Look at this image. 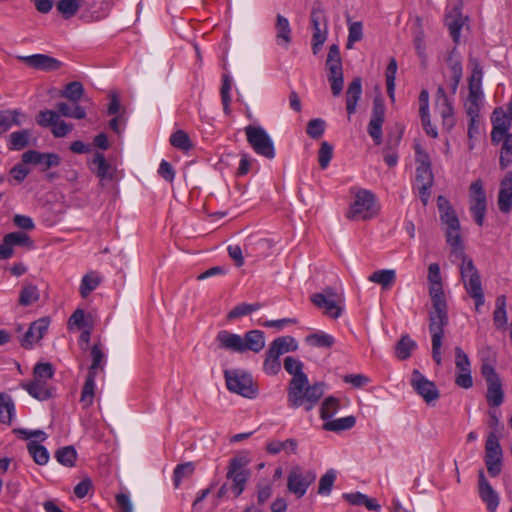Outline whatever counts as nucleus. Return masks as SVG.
<instances>
[{
  "instance_id": "49530a36",
  "label": "nucleus",
  "mask_w": 512,
  "mask_h": 512,
  "mask_svg": "<svg viewBox=\"0 0 512 512\" xmlns=\"http://www.w3.org/2000/svg\"><path fill=\"white\" fill-rule=\"evenodd\" d=\"M61 95L73 103H78L84 95V87L78 81L70 82L65 86Z\"/></svg>"
},
{
  "instance_id": "20e7f679",
  "label": "nucleus",
  "mask_w": 512,
  "mask_h": 512,
  "mask_svg": "<svg viewBox=\"0 0 512 512\" xmlns=\"http://www.w3.org/2000/svg\"><path fill=\"white\" fill-rule=\"evenodd\" d=\"M226 388L243 398L255 399L259 395V386L251 372L236 368L226 370Z\"/></svg>"
},
{
  "instance_id": "aec40b11",
  "label": "nucleus",
  "mask_w": 512,
  "mask_h": 512,
  "mask_svg": "<svg viewBox=\"0 0 512 512\" xmlns=\"http://www.w3.org/2000/svg\"><path fill=\"white\" fill-rule=\"evenodd\" d=\"M22 162L25 164L39 165L42 171L60 164V158L54 153H41L36 150H28L22 154Z\"/></svg>"
},
{
  "instance_id": "6e6552de",
  "label": "nucleus",
  "mask_w": 512,
  "mask_h": 512,
  "mask_svg": "<svg viewBox=\"0 0 512 512\" xmlns=\"http://www.w3.org/2000/svg\"><path fill=\"white\" fill-rule=\"evenodd\" d=\"M249 462V458L242 454L230 459L226 479L231 480L230 489L236 498L244 492L251 476V470L248 467Z\"/></svg>"
},
{
  "instance_id": "a19ab883",
  "label": "nucleus",
  "mask_w": 512,
  "mask_h": 512,
  "mask_svg": "<svg viewBox=\"0 0 512 512\" xmlns=\"http://www.w3.org/2000/svg\"><path fill=\"white\" fill-rule=\"evenodd\" d=\"M493 322L496 328L504 329L508 322L507 312H506V297L504 295H500L496 299V308L493 313Z\"/></svg>"
},
{
  "instance_id": "5701e85b",
  "label": "nucleus",
  "mask_w": 512,
  "mask_h": 512,
  "mask_svg": "<svg viewBox=\"0 0 512 512\" xmlns=\"http://www.w3.org/2000/svg\"><path fill=\"white\" fill-rule=\"evenodd\" d=\"M498 208L502 213L508 214L512 210V172L505 174L500 181L498 199Z\"/></svg>"
},
{
  "instance_id": "338daca9",
  "label": "nucleus",
  "mask_w": 512,
  "mask_h": 512,
  "mask_svg": "<svg viewBox=\"0 0 512 512\" xmlns=\"http://www.w3.org/2000/svg\"><path fill=\"white\" fill-rule=\"evenodd\" d=\"M326 66H327L328 70L333 69V68L343 69L342 68V59H341V55H340V49L337 44H332L329 47L327 60H326Z\"/></svg>"
},
{
  "instance_id": "e2e57ef3",
  "label": "nucleus",
  "mask_w": 512,
  "mask_h": 512,
  "mask_svg": "<svg viewBox=\"0 0 512 512\" xmlns=\"http://www.w3.org/2000/svg\"><path fill=\"white\" fill-rule=\"evenodd\" d=\"M333 157V146L327 141L321 143L318 151V162L321 169H326Z\"/></svg>"
},
{
  "instance_id": "4d7b16f0",
  "label": "nucleus",
  "mask_w": 512,
  "mask_h": 512,
  "mask_svg": "<svg viewBox=\"0 0 512 512\" xmlns=\"http://www.w3.org/2000/svg\"><path fill=\"white\" fill-rule=\"evenodd\" d=\"M290 445V452L295 454L297 452V441L295 439H287L285 441H271L267 444L266 450L270 454H278L284 449L286 446Z\"/></svg>"
},
{
  "instance_id": "6e6d98bb",
  "label": "nucleus",
  "mask_w": 512,
  "mask_h": 512,
  "mask_svg": "<svg viewBox=\"0 0 512 512\" xmlns=\"http://www.w3.org/2000/svg\"><path fill=\"white\" fill-rule=\"evenodd\" d=\"M170 143L172 146L182 151H189L193 147L189 135L183 130L174 132L170 137Z\"/></svg>"
},
{
  "instance_id": "f257e3e1",
  "label": "nucleus",
  "mask_w": 512,
  "mask_h": 512,
  "mask_svg": "<svg viewBox=\"0 0 512 512\" xmlns=\"http://www.w3.org/2000/svg\"><path fill=\"white\" fill-rule=\"evenodd\" d=\"M283 365L286 372L292 375L287 391L289 407L295 409L303 406L306 411L312 410L324 394V383L309 385L308 376L303 371L304 364L295 357L287 356Z\"/></svg>"
},
{
  "instance_id": "9d476101",
  "label": "nucleus",
  "mask_w": 512,
  "mask_h": 512,
  "mask_svg": "<svg viewBox=\"0 0 512 512\" xmlns=\"http://www.w3.org/2000/svg\"><path fill=\"white\" fill-rule=\"evenodd\" d=\"M482 376L487 383L486 399L491 407H499L504 401L502 383L495 368L489 363L481 366Z\"/></svg>"
},
{
  "instance_id": "6ab92c4d",
  "label": "nucleus",
  "mask_w": 512,
  "mask_h": 512,
  "mask_svg": "<svg viewBox=\"0 0 512 512\" xmlns=\"http://www.w3.org/2000/svg\"><path fill=\"white\" fill-rule=\"evenodd\" d=\"M435 106L436 111L442 118L443 128L451 130L455 125L454 109L452 101L448 97L443 86H439L437 88Z\"/></svg>"
},
{
  "instance_id": "13d9d810",
  "label": "nucleus",
  "mask_w": 512,
  "mask_h": 512,
  "mask_svg": "<svg viewBox=\"0 0 512 512\" xmlns=\"http://www.w3.org/2000/svg\"><path fill=\"white\" fill-rule=\"evenodd\" d=\"M336 480V472L333 469L328 470L319 480L318 494L327 496L331 493L334 482Z\"/></svg>"
},
{
  "instance_id": "2eb2a0df",
  "label": "nucleus",
  "mask_w": 512,
  "mask_h": 512,
  "mask_svg": "<svg viewBox=\"0 0 512 512\" xmlns=\"http://www.w3.org/2000/svg\"><path fill=\"white\" fill-rule=\"evenodd\" d=\"M410 384L427 404L435 402L440 397V392L435 383L427 379L418 370L412 372Z\"/></svg>"
},
{
  "instance_id": "bb28decb",
  "label": "nucleus",
  "mask_w": 512,
  "mask_h": 512,
  "mask_svg": "<svg viewBox=\"0 0 512 512\" xmlns=\"http://www.w3.org/2000/svg\"><path fill=\"white\" fill-rule=\"evenodd\" d=\"M21 387L25 389L33 398L40 401L49 399L52 396L51 389L47 382L33 379L31 382H22Z\"/></svg>"
},
{
  "instance_id": "a18cd8bd",
  "label": "nucleus",
  "mask_w": 512,
  "mask_h": 512,
  "mask_svg": "<svg viewBox=\"0 0 512 512\" xmlns=\"http://www.w3.org/2000/svg\"><path fill=\"white\" fill-rule=\"evenodd\" d=\"M281 370L280 356L267 350L263 362V372L269 376L277 375Z\"/></svg>"
},
{
  "instance_id": "39448f33",
  "label": "nucleus",
  "mask_w": 512,
  "mask_h": 512,
  "mask_svg": "<svg viewBox=\"0 0 512 512\" xmlns=\"http://www.w3.org/2000/svg\"><path fill=\"white\" fill-rule=\"evenodd\" d=\"M448 324V307L434 306L429 313V332L432 340V359L437 365L442 364L441 347L444 327Z\"/></svg>"
},
{
  "instance_id": "3c124183",
  "label": "nucleus",
  "mask_w": 512,
  "mask_h": 512,
  "mask_svg": "<svg viewBox=\"0 0 512 512\" xmlns=\"http://www.w3.org/2000/svg\"><path fill=\"white\" fill-rule=\"evenodd\" d=\"M76 450L73 446H65L58 449L55 453L57 461L67 467H72L76 461Z\"/></svg>"
},
{
  "instance_id": "ddd939ff",
  "label": "nucleus",
  "mask_w": 512,
  "mask_h": 512,
  "mask_svg": "<svg viewBox=\"0 0 512 512\" xmlns=\"http://www.w3.org/2000/svg\"><path fill=\"white\" fill-rule=\"evenodd\" d=\"M502 448L498 436L490 432L485 443V464L491 477H496L501 472L502 466Z\"/></svg>"
},
{
  "instance_id": "5fc2aeb1",
  "label": "nucleus",
  "mask_w": 512,
  "mask_h": 512,
  "mask_svg": "<svg viewBox=\"0 0 512 512\" xmlns=\"http://www.w3.org/2000/svg\"><path fill=\"white\" fill-rule=\"evenodd\" d=\"M100 284V277L92 272L86 274L80 284V294L83 298L87 297L93 290H95Z\"/></svg>"
},
{
  "instance_id": "f704fd0d",
  "label": "nucleus",
  "mask_w": 512,
  "mask_h": 512,
  "mask_svg": "<svg viewBox=\"0 0 512 512\" xmlns=\"http://www.w3.org/2000/svg\"><path fill=\"white\" fill-rule=\"evenodd\" d=\"M356 424V418L353 415L328 420L323 424V429L332 432H341L353 428Z\"/></svg>"
},
{
  "instance_id": "c9c22d12",
  "label": "nucleus",
  "mask_w": 512,
  "mask_h": 512,
  "mask_svg": "<svg viewBox=\"0 0 512 512\" xmlns=\"http://www.w3.org/2000/svg\"><path fill=\"white\" fill-rule=\"evenodd\" d=\"M446 25L453 41L458 43L460 39V32L463 27L462 15L458 9H455L453 13H449L446 16Z\"/></svg>"
},
{
  "instance_id": "1a4fd4ad",
  "label": "nucleus",
  "mask_w": 512,
  "mask_h": 512,
  "mask_svg": "<svg viewBox=\"0 0 512 512\" xmlns=\"http://www.w3.org/2000/svg\"><path fill=\"white\" fill-rule=\"evenodd\" d=\"M245 134L249 145L254 152L267 159H273L276 155L272 138L261 126L248 125Z\"/></svg>"
},
{
  "instance_id": "393cba45",
  "label": "nucleus",
  "mask_w": 512,
  "mask_h": 512,
  "mask_svg": "<svg viewBox=\"0 0 512 512\" xmlns=\"http://www.w3.org/2000/svg\"><path fill=\"white\" fill-rule=\"evenodd\" d=\"M362 95V80L360 77H356L349 84L346 91V110L349 115H353L356 112L357 103Z\"/></svg>"
},
{
  "instance_id": "412c9836",
  "label": "nucleus",
  "mask_w": 512,
  "mask_h": 512,
  "mask_svg": "<svg viewBox=\"0 0 512 512\" xmlns=\"http://www.w3.org/2000/svg\"><path fill=\"white\" fill-rule=\"evenodd\" d=\"M17 59L26 63L31 68L47 72L56 71L62 67V63L59 60L45 54L17 56Z\"/></svg>"
},
{
  "instance_id": "e433bc0d",
  "label": "nucleus",
  "mask_w": 512,
  "mask_h": 512,
  "mask_svg": "<svg viewBox=\"0 0 512 512\" xmlns=\"http://www.w3.org/2000/svg\"><path fill=\"white\" fill-rule=\"evenodd\" d=\"M40 298V292L36 285L32 283H23L19 295V305L30 306L36 303Z\"/></svg>"
},
{
  "instance_id": "c03bdc74",
  "label": "nucleus",
  "mask_w": 512,
  "mask_h": 512,
  "mask_svg": "<svg viewBox=\"0 0 512 512\" xmlns=\"http://www.w3.org/2000/svg\"><path fill=\"white\" fill-rule=\"evenodd\" d=\"M398 70L397 61L394 57L390 58L385 71L387 94L393 100L395 96V80Z\"/></svg>"
},
{
  "instance_id": "72a5a7b5",
  "label": "nucleus",
  "mask_w": 512,
  "mask_h": 512,
  "mask_svg": "<svg viewBox=\"0 0 512 512\" xmlns=\"http://www.w3.org/2000/svg\"><path fill=\"white\" fill-rule=\"evenodd\" d=\"M368 280L379 284L383 289H389L396 281V271L393 269H381L373 272Z\"/></svg>"
},
{
  "instance_id": "37998d69",
  "label": "nucleus",
  "mask_w": 512,
  "mask_h": 512,
  "mask_svg": "<svg viewBox=\"0 0 512 512\" xmlns=\"http://www.w3.org/2000/svg\"><path fill=\"white\" fill-rule=\"evenodd\" d=\"M95 379L96 377L87 375L82 388L80 403L83 408H89L93 404L95 395Z\"/></svg>"
},
{
  "instance_id": "864d4df0",
  "label": "nucleus",
  "mask_w": 512,
  "mask_h": 512,
  "mask_svg": "<svg viewBox=\"0 0 512 512\" xmlns=\"http://www.w3.org/2000/svg\"><path fill=\"white\" fill-rule=\"evenodd\" d=\"M195 470V466L192 462H186L183 464H179L175 467L173 472V482L175 488L180 486V483L183 479L190 477Z\"/></svg>"
},
{
  "instance_id": "f03ea898",
  "label": "nucleus",
  "mask_w": 512,
  "mask_h": 512,
  "mask_svg": "<svg viewBox=\"0 0 512 512\" xmlns=\"http://www.w3.org/2000/svg\"><path fill=\"white\" fill-rule=\"evenodd\" d=\"M437 207L441 223L445 225L446 241L451 247V255L454 257L464 256V245L460 233V221L451 206L449 200L444 196H438Z\"/></svg>"
},
{
  "instance_id": "0eeeda50",
  "label": "nucleus",
  "mask_w": 512,
  "mask_h": 512,
  "mask_svg": "<svg viewBox=\"0 0 512 512\" xmlns=\"http://www.w3.org/2000/svg\"><path fill=\"white\" fill-rule=\"evenodd\" d=\"M265 347V335L261 330L247 331L244 336L226 332V349L236 353H259Z\"/></svg>"
},
{
  "instance_id": "09e8293b",
  "label": "nucleus",
  "mask_w": 512,
  "mask_h": 512,
  "mask_svg": "<svg viewBox=\"0 0 512 512\" xmlns=\"http://www.w3.org/2000/svg\"><path fill=\"white\" fill-rule=\"evenodd\" d=\"M328 81L331 85V91L333 96H339L342 92L344 85L343 69H329Z\"/></svg>"
},
{
  "instance_id": "f8f14e48",
  "label": "nucleus",
  "mask_w": 512,
  "mask_h": 512,
  "mask_svg": "<svg viewBox=\"0 0 512 512\" xmlns=\"http://www.w3.org/2000/svg\"><path fill=\"white\" fill-rule=\"evenodd\" d=\"M487 210V198L481 180L471 183L469 191V211L475 223L482 227Z\"/></svg>"
},
{
  "instance_id": "423d86ee",
  "label": "nucleus",
  "mask_w": 512,
  "mask_h": 512,
  "mask_svg": "<svg viewBox=\"0 0 512 512\" xmlns=\"http://www.w3.org/2000/svg\"><path fill=\"white\" fill-rule=\"evenodd\" d=\"M354 200L347 211V218L350 220H368L377 213L375 194L367 189L352 188Z\"/></svg>"
},
{
  "instance_id": "774afa93",
  "label": "nucleus",
  "mask_w": 512,
  "mask_h": 512,
  "mask_svg": "<svg viewBox=\"0 0 512 512\" xmlns=\"http://www.w3.org/2000/svg\"><path fill=\"white\" fill-rule=\"evenodd\" d=\"M363 37V26L361 22H353L348 28L347 48L352 49L355 42H358Z\"/></svg>"
},
{
  "instance_id": "dca6fc26",
  "label": "nucleus",
  "mask_w": 512,
  "mask_h": 512,
  "mask_svg": "<svg viewBox=\"0 0 512 512\" xmlns=\"http://www.w3.org/2000/svg\"><path fill=\"white\" fill-rule=\"evenodd\" d=\"M512 117L504 111L502 107L494 109L491 115V143L492 145H499L501 138L505 134L510 133Z\"/></svg>"
},
{
  "instance_id": "79ce46f5",
  "label": "nucleus",
  "mask_w": 512,
  "mask_h": 512,
  "mask_svg": "<svg viewBox=\"0 0 512 512\" xmlns=\"http://www.w3.org/2000/svg\"><path fill=\"white\" fill-rule=\"evenodd\" d=\"M400 139L401 136H396L394 139L389 137L385 147L383 148V160L389 167H394L398 163L396 146L399 144Z\"/></svg>"
},
{
  "instance_id": "7ed1b4c3",
  "label": "nucleus",
  "mask_w": 512,
  "mask_h": 512,
  "mask_svg": "<svg viewBox=\"0 0 512 512\" xmlns=\"http://www.w3.org/2000/svg\"><path fill=\"white\" fill-rule=\"evenodd\" d=\"M455 258L462 260V264L460 265L461 280L467 294L475 302V310L479 312L480 308L485 303V295L482 287L480 273L474 265L473 260L468 258L465 254L462 257Z\"/></svg>"
},
{
  "instance_id": "cd10ccee",
  "label": "nucleus",
  "mask_w": 512,
  "mask_h": 512,
  "mask_svg": "<svg viewBox=\"0 0 512 512\" xmlns=\"http://www.w3.org/2000/svg\"><path fill=\"white\" fill-rule=\"evenodd\" d=\"M298 349V343L292 336H281L275 338L269 345L268 350L278 356L287 352H294Z\"/></svg>"
},
{
  "instance_id": "a211bd4d",
  "label": "nucleus",
  "mask_w": 512,
  "mask_h": 512,
  "mask_svg": "<svg viewBox=\"0 0 512 512\" xmlns=\"http://www.w3.org/2000/svg\"><path fill=\"white\" fill-rule=\"evenodd\" d=\"M311 301L318 308L324 309V313L333 319L339 318L342 314V309L336 302V293L332 288L313 294Z\"/></svg>"
},
{
  "instance_id": "58836bf2",
  "label": "nucleus",
  "mask_w": 512,
  "mask_h": 512,
  "mask_svg": "<svg viewBox=\"0 0 512 512\" xmlns=\"http://www.w3.org/2000/svg\"><path fill=\"white\" fill-rule=\"evenodd\" d=\"M15 415V406L9 395L0 393V421L5 424H11Z\"/></svg>"
},
{
  "instance_id": "473e14b6",
  "label": "nucleus",
  "mask_w": 512,
  "mask_h": 512,
  "mask_svg": "<svg viewBox=\"0 0 512 512\" xmlns=\"http://www.w3.org/2000/svg\"><path fill=\"white\" fill-rule=\"evenodd\" d=\"M92 363L88 369L89 376L96 377L98 371H104L106 357L100 344H94L91 348Z\"/></svg>"
},
{
  "instance_id": "0e129e2a",
  "label": "nucleus",
  "mask_w": 512,
  "mask_h": 512,
  "mask_svg": "<svg viewBox=\"0 0 512 512\" xmlns=\"http://www.w3.org/2000/svg\"><path fill=\"white\" fill-rule=\"evenodd\" d=\"M429 295L432 301V307L434 306H446L447 302L444 295L442 282L438 284H430Z\"/></svg>"
},
{
  "instance_id": "b1692460",
  "label": "nucleus",
  "mask_w": 512,
  "mask_h": 512,
  "mask_svg": "<svg viewBox=\"0 0 512 512\" xmlns=\"http://www.w3.org/2000/svg\"><path fill=\"white\" fill-rule=\"evenodd\" d=\"M479 496L486 503L489 512H495L499 505V496L486 479L484 472H479Z\"/></svg>"
},
{
  "instance_id": "8fccbe9b",
  "label": "nucleus",
  "mask_w": 512,
  "mask_h": 512,
  "mask_svg": "<svg viewBox=\"0 0 512 512\" xmlns=\"http://www.w3.org/2000/svg\"><path fill=\"white\" fill-rule=\"evenodd\" d=\"M262 307L261 303H241L234 307L227 315L226 319L228 320H235L237 318H240L242 316L248 315L251 312L257 311Z\"/></svg>"
},
{
  "instance_id": "2f4dec72",
  "label": "nucleus",
  "mask_w": 512,
  "mask_h": 512,
  "mask_svg": "<svg viewBox=\"0 0 512 512\" xmlns=\"http://www.w3.org/2000/svg\"><path fill=\"white\" fill-rule=\"evenodd\" d=\"M482 71L481 69H475L469 82V94L467 97L468 101L481 103L483 101V92L481 88Z\"/></svg>"
},
{
  "instance_id": "de8ad7c7",
  "label": "nucleus",
  "mask_w": 512,
  "mask_h": 512,
  "mask_svg": "<svg viewBox=\"0 0 512 512\" xmlns=\"http://www.w3.org/2000/svg\"><path fill=\"white\" fill-rule=\"evenodd\" d=\"M27 449L38 465H44L48 462L49 453L47 449L36 441H30L27 445Z\"/></svg>"
},
{
  "instance_id": "7c9ffc66",
  "label": "nucleus",
  "mask_w": 512,
  "mask_h": 512,
  "mask_svg": "<svg viewBox=\"0 0 512 512\" xmlns=\"http://www.w3.org/2000/svg\"><path fill=\"white\" fill-rule=\"evenodd\" d=\"M418 347L416 341H414L408 334H403L399 341L395 345V356L399 360L408 359L412 352Z\"/></svg>"
},
{
  "instance_id": "4c0bfd02",
  "label": "nucleus",
  "mask_w": 512,
  "mask_h": 512,
  "mask_svg": "<svg viewBox=\"0 0 512 512\" xmlns=\"http://www.w3.org/2000/svg\"><path fill=\"white\" fill-rule=\"evenodd\" d=\"M500 144L499 165L501 169H505L512 164V133L505 134Z\"/></svg>"
},
{
  "instance_id": "4be33fe9",
  "label": "nucleus",
  "mask_w": 512,
  "mask_h": 512,
  "mask_svg": "<svg viewBox=\"0 0 512 512\" xmlns=\"http://www.w3.org/2000/svg\"><path fill=\"white\" fill-rule=\"evenodd\" d=\"M50 321L48 318H40L34 321L21 340V345L30 349L37 344L47 332Z\"/></svg>"
},
{
  "instance_id": "bf43d9fd",
  "label": "nucleus",
  "mask_w": 512,
  "mask_h": 512,
  "mask_svg": "<svg viewBox=\"0 0 512 512\" xmlns=\"http://www.w3.org/2000/svg\"><path fill=\"white\" fill-rule=\"evenodd\" d=\"M310 20L312 28L327 27L325 10L320 2L314 3L311 10Z\"/></svg>"
},
{
  "instance_id": "680f3d73",
  "label": "nucleus",
  "mask_w": 512,
  "mask_h": 512,
  "mask_svg": "<svg viewBox=\"0 0 512 512\" xmlns=\"http://www.w3.org/2000/svg\"><path fill=\"white\" fill-rule=\"evenodd\" d=\"M80 8L79 0H60L57 3V10L65 17L74 16Z\"/></svg>"
},
{
  "instance_id": "c85d7f7f",
  "label": "nucleus",
  "mask_w": 512,
  "mask_h": 512,
  "mask_svg": "<svg viewBox=\"0 0 512 512\" xmlns=\"http://www.w3.org/2000/svg\"><path fill=\"white\" fill-rule=\"evenodd\" d=\"M276 42L278 45L287 48L291 43V27L289 20L278 14L276 17Z\"/></svg>"
},
{
  "instance_id": "4468645a",
  "label": "nucleus",
  "mask_w": 512,
  "mask_h": 512,
  "mask_svg": "<svg viewBox=\"0 0 512 512\" xmlns=\"http://www.w3.org/2000/svg\"><path fill=\"white\" fill-rule=\"evenodd\" d=\"M36 122L41 127H51L52 134L57 138L66 136L72 130V125L60 120L59 114L53 110H41Z\"/></svg>"
},
{
  "instance_id": "603ef678",
  "label": "nucleus",
  "mask_w": 512,
  "mask_h": 512,
  "mask_svg": "<svg viewBox=\"0 0 512 512\" xmlns=\"http://www.w3.org/2000/svg\"><path fill=\"white\" fill-rule=\"evenodd\" d=\"M340 408L339 400L336 397H327L320 407V417L323 420H329Z\"/></svg>"
},
{
  "instance_id": "c756f323",
  "label": "nucleus",
  "mask_w": 512,
  "mask_h": 512,
  "mask_svg": "<svg viewBox=\"0 0 512 512\" xmlns=\"http://www.w3.org/2000/svg\"><path fill=\"white\" fill-rule=\"evenodd\" d=\"M25 115L18 109L0 111V135L7 132L12 126L22 125Z\"/></svg>"
},
{
  "instance_id": "ea45409f",
  "label": "nucleus",
  "mask_w": 512,
  "mask_h": 512,
  "mask_svg": "<svg viewBox=\"0 0 512 512\" xmlns=\"http://www.w3.org/2000/svg\"><path fill=\"white\" fill-rule=\"evenodd\" d=\"M32 133L28 129L16 131L10 134L8 147L10 150H22L29 145Z\"/></svg>"
},
{
  "instance_id": "69168bd1",
  "label": "nucleus",
  "mask_w": 512,
  "mask_h": 512,
  "mask_svg": "<svg viewBox=\"0 0 512 512\" xmlns=\"http://www.w3.org/2000/svg\"><path fill=\"white\" fill-rule=\"evenodd\" d=\"M326 123L321 118H314L307 124V134L313 139H319L325 132Z\"/></svg>"
},
{
  "instance_id": "a878e982",
  "label": "nucleus",
  "mask_w": 512,
  "mask_h": 512,
  "mask_svg": "<svg viewBox=\"0 0 512 512\" xmlns=\"http://www.w3.org/2000/svg\"><path fill=\"white\" fill-rule=\"evenodd\" d=\"M93 172L101 181L112 180L115 175V168L106 161L102 153L96 152L92 159Z\"/></svg>"
},
{
  "instance_id": "f3484780",
  "label": "nucleus",
  "mask_w": 512,
  "mask_h": 512,
  "mask_svg": "<svg viewBox=\"0 0 512 512\" xmlns=\"http://www.w3.org/2000/svg\"><path fill=\"white\" fill-rule=\"evenodd\" d=\"M455 365L458 373L455 377L457 386L469 389L473 386V378L471 375V363L467 354L460 348H455Z\"/></svg>"
},
{
  "instance_id": "052dcab7",
  "label": "nucleus",
  "mask_w": 512,
  "mask_h": 512,
  "mask_svg": "<svg viewBox=\"0 0 512 512\" xmlns=\"http://www.w3.org/2000/svg\"><path fill=\"white\" fill-rule=\"evenodd\" d=\"M307 342L315 347L330 348L334 345L333 336L326 333H314L306 338Z\"/></svg>"
},
{
  "instance_id": "9b49d317",
  "label": "nucleus",
  "mask_w": 512,
  "mask_h": 512,
  "mask_svg": "<svg viewBox=\"0 0 512 512\" xmlns=\"http://www.w3.org/2000/svg\"><path fill=\"white\" fill-rule=\"evenodd\" d=\"M316 480V473L312 470H303L300 466L293 467L287 476V489L297 499L302 498L310 485Z\"/></svg>"
}]
</instances>
